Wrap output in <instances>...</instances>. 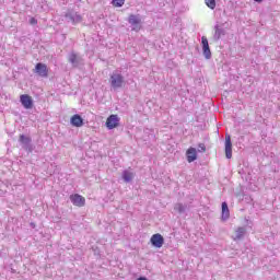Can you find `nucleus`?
<instances>
[{
	"mask_svg": "<svg viewBox=\"0 0 280 280\" xmlns=\"http://www.w3.org/2000/svg\"><path fill=\"white\" fill-rule=\"evenodd\" d=\"M150 242L152 246H154V248H163V244H165V238L163 237V235L156 233L151 236Z\"/></svg>",
	"mask_w": 280,
	"mask_h": 280,
	"instance_id": "nucleus-8",
	"label": "nucleus"
},
{
	"mask_svg": "<svg viewBox=\"0 0 280 280\" xmlns=\"http://www.w3.org/2000/svg\"><path fill=\"white\" fill-rule=\"evenodd\" d=\"M66 19L68 22L70 23H82V15H80L78 12L75 11H70L68 13H66Z\"/></svg>",
	"mask_w": 280,
	"mask_h": 280,
	"instance_id": "nucleus-10",
	"label": "nucleus"
},
{
	"mask_svg": "<svg viewBox=\"0 0 280 280\" xmlns=\"http://www.w3.org/2000/svg\"><path fill=\"white\" fill-rule=\"evenodd\" d=\"M109 84H110V89H113L114 91H117L124 88V84H126V78H124V74H121V71L115 70L109 75Z\"/></svg>",
	"mask_w": 280,
	"mask_h": 280,
	"instance_id": "nucleus-1",
	"label": "nucleus"
},
{
	"mask_svg": "<svg viewBox=\"0 0 280 280\" xmlns=\"http://www.w3.org/2000/svg\"><path fill=\"white\" fill-rule=\"evenodd\" d=\"M255 3H261L264 0H254Z\"/></svg>",
	"mask_w": 280,
	"mask_h": 280,
	"instance_id": "nucleus-24",
	"label": "nucleus"
},
{
	"mask_svg": "<svg viewBox=\"0 0 280 280\" xmlns=\"http://www.w3.org/2000/svg\"><path fill=\"white\" fill-rule=\"evenodd\" d=\"M35 73H37L39 78H49V69L47 68V65L43 62H37L35 65Z\"/></svg>",
	"mask_w": 280,
	"mask_h": 280,
	"instance_id": "nucleus-5",
	"label": "nucleus"
},
{
	"mask_svg": "<svg viewBox=\"0 0 280 280\" xmlns=\"http://www.w3.org/2000/svg\"><path fill=\"white\" fill-rule=\"evenodd\" d=\"M70 200L74 207H84V205H86V199L82 197V195H71Z\"/></svg>",
	"mask_w": 280,
	"mask_h": 280,
	"instance_id": "nucleus-11",
	"label": "nucleus"
},
{
	"mask_svg": "<svg viewBox=\"0 0 280 280\" xmlns=\"http://www.w3.org/2000/svg\"><path fill=\"white\" fill-rule=\"evenodd\" d=\"M221 207H222L221 220L223 222H226V220H229V218H231V211L229 210V203H226V201H223Z\"/></svg>",
	"mask_w": 280,
	"mask_h": 280,
	"instance_id": "nucleus-16",
	"label": "nucleus"
},
{
	"mask_svg": "<svg viewBox=\"0 0 280 280\" xmlns=\"http://www.w3.org/2000/svg\"><path fill=\"white\" fill-rule=\"evenodd\" d=\"M70 124L73 128H82V126H84V118H82L80 114H74L70 118Z\"/></svg>",
	"mask_w": 280,
	"mask_h": 280,
	"instance_id": "nucleus-13",
	"label": "nucleus"
},
{
	"mask_svg": "<svg viewBox=\"0 0 280 280\" xmlns=\"http://www.w3.org/2000/svg\"><path fill=\"white\" fill-rule=\"evenodd\" d=\"M246 235V229L244 226H240L235 231V235L233 236L234 242H240V240H244Z\"/></svg>",
	"mask_w": 280,
	"mask_h": 280,
	"instance_id": "nucleus-17",
	"label": "nucleus"
},
{
	"mask_svg": "<svg viewBox=\"0 0 280 280\" xmlns=\"http://www.w3.org/2000/svg\"><path fill=\"white\" fill-rule=\"evenodd\" d=\"M201 47H202V54L206 60H211V47H209V39H207V36L201 37Z\"/></svg>",
	"mask_w": 280,
	"mask_h": 280,
	"instance_id": "nucleus-4",
	"label": "nucleus"
},
{
	"mask_svg": "<svg viewBox=\"0 0 280 280\" xmlns=\"http://www.w3.org/2000/svg\"><path fill=\"white\" fill-rule=\"evenodd\" d=\"M31 226H33V229L36 226L34 223H31Z\"/></svg>",
	"mask_w": 280,
	"mask_h": 280,
	"instance_id": "nucleus-25",
	"label": "nucleus"
},
{
	"mask_svg": "<svg viewBox=\"0 0 280 280\" xmlns=\"http://www.w3.org/2000/svg\"><path fill=\"white\" fill-rule=\"evenodd\" d=\"M112 3L115 5V8H122L126 0H113Z\"/></svg>",
	"mask_w": 280,
	"mask_h": 280,
	"instance_id": "nucleus-20",
	"label": "nucleus"
},
{
	"mask_svg": "<svg viewBox=\"0 0 280 280\" xmlns=\"http://www.w3.org/2000/svg\"><path fill=\"white\" fill-rule=\"evenodd\" d=\"M189 209V207L187 206V203H175L174 206V211H177V213H179V215H183V213H186V211Z\"/></svg>",
	"mask_w": 280,
	"mask_h": 280,
	"instance_id": "nucleus-18",
	"label": "nucleus"
},
{
	"mask_svg": "<svg viewBox=\"0 0 280 280\" xmlns=\"http://www.w3.org/2000/svg\"><path fill=\"white\" fill-rule=\"evenodd\" d=\"M198 148V152H207V147L205 145V143H199Z\"/></svg>",
	"mask_w": 280,
	"mask_h": 280,
	"instance_id": "nucleus-22",
	"label": "nucleus"
},
{
	"mask_svg": "<svg viewBox=\"0 0 280 280\" xmlns=\"http://www.w3.org/2000/svg\"><path fill=\"white\" fill-rule=\"evenodd\" d=\"M128 24L133 26V32H139L141 30V15L130 14L128 16Z\"/></svg>",
	"mask_w": 280,
	"mask_h": 280,
	"instance_id": "nucleus-3",
	"label": "nucleus"
},
{
	"mask_svg": "<svg viewBox=\"0 0 280 280\" xmlns=\"http://www.w3.org/2000/svg\"><path fill=\"white\" fill-rule=\"evenodd\" d=\"M186 159L189 163H194V161L198 160V151L196 150V148L190 147L187 151H186Z\"/></svg>",
	"mask_w": 280,
	"mask_h": 280,
	"instance_id": "nucleus-14",
	"label": "nucleus"
},
{
	"mask_svg": "<svg viewBox=\"0 0 280 280\" xmlns=\"http://www.w3.org/2000/svg\"><path fill=\"white\" fill-rule=\"evenodd\" d=\"M133 178H135V173L130 171L122 172V180H125V183H132Z\"/></svg>",
	"mask_w": 280,
	"mask_h": 280,
	"instance_id": "nucleus-19",
	"label": "nucleus"
},
{
	"mask_svg": "<svg viewBox=\"0 0 280 280\" xmlns=\"http://www.w3.org/2000/svg\"><path fill=\"white\" fill-rule=\"evenodd\" d=\"M206 5H208L210 10H215V0H206Z\"/></svg>",
	"mask_w": 280,
	"mask_h": 280,
	"instance_id": "nucleus-21",
	"label": "nucleus"
},
{
	"mask_svg": "<svg viewBox=\"0 0 280 280\" xmlns=\"http://www.w3.org/2000/svg\"><path fill=\"white\" fill-rule=\"evenodd\" d=\"M30 23L31 25H36V23H38V20H36L35 18H31Z\"/></svg>",
	"mask_w": 280,
	"mask_h": 280,
	"instance_id": "nucleus-23",
	"label": "nucleus"
},
{
	"mask_svg": "<svg viewBox=\"0 0 280 280\" xmlns=\"http://www.w3.org/2000/svg\"><path fill=\"white\" fill-rule=\"evenodd\" d=\"M105 126L108 130H115L119 126V116L112 114L106 119Z\"/></svg>",
	"mask_w": 280,
	"mask_h": 280,
	"instance_id": "nucleus-6",
	"label": "nucleus"
},
{
	"mask_svg": "<svg viewBox=\"0 0 280 280\" xmlns=\"http://www.w3.org/2000/svg\"><path fill=\"white\" fill-rule=\"evenodd\" d=\"M20 102L22 106L26 108V110L34 108V100L32 98V96H30V94H22L20 96Z\"/></svg>",
	"mask_w": 280,
	"mask_h": 280,
	"instance_id": "nucleus-7",
	"label": "nucleus"
},
{
	"mask_svg": "<svg viewBox=\"0 0 280 280\" xmlns=\"http://www.w3.org/2000/svg\"><path fill=\"white\" fill-rule=\"evenodd\" d=\"M68 61L72 67H80V62H82V57L78 56L75 52H70L68 56Z\"/></svg>",
	"mask_w": 280,
	"mask_h": 280,
	"instance_id": "nucleus-15",
	"label": "nucleus"
},
{
	"mask_svg": "<svg viewBox=\"0 0 280 280\" xmlns=\"http://www.w3.org/2000/svg\"><path fill=\"white\" fill-rule=\"evenodd\" d=\"M222 36H226V30H224V27L220 24H217L214 26V34L212 37V40L214 43H218V40H220V38H222Z\"/></svg>",
	"mask_w": 280,
	"mask_h": 280,
	"instance_id": "nucleus-9",
	"label": "nucleus"
},
{
	"mask_svg": "<svg viewBox=\"0 0 280 280\" xmlns=\"http://www.w3.org/2000/svg\"><path fill=\"white\" fill-rule=\"evenodd\" d=\"M18 141H19L22 150H24V152H27L28 154H32L34 152L36 147L34 145V143H32V137L21 133L19 136Z\"/></svg>",
	"mask_w": 280,
	"mask_h": 280,
	"instance_id": "nucleus-2",
	"label": "nucleus"
},
{
	"mask_svg": "<svg viewBox=\"0 0 280 280\" xmlns=\"http://www.w3.org/2000/svg\"><path fill=\"white\" fill-rule=\"evenodd\" d=\"M225 156L226 159L233 158V142L231 141V135L225 136Z\"/></svg>",
	"mask_w": 280,
	"mask_h": 280,
	"instance_id": "nucleus-12",
	"label": "nucleus"
}]
</instances>
